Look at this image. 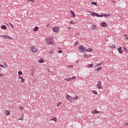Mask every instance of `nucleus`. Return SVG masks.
Segmentation results:
<instances>
[{
    "label": "nucleus",
    "mask_w": 128,
    "mask_h": 128,
    "mask_svg": "<svg viewBox=\"0 0 128 128\" xmlns=\"http://www.w3.org/2000/svg\"><path fill=\"white\" fill-rule=\"evenodd\" d=\"M52 37L51 36H49L47 38H46V39H45V41H46V42L47 43V45L49 46V45H54V43L53 42H52Z\"/></svg>",
    "instance_id": "obj_1"
},
{
    "label": "nucleus",
    "mask_w": 128,
    "mask_h": 128,
    "mask_svg": "<svg viewBox=\"0 0 128 128\" xmlns=\"http://www.w3.org/2000/svg\"><path fill=\"white\" fill-rule=\"evenodd\" d=\"M90 16H92L99 17V18H102V17L104 16V15H102V14L100 15L98 13H96L93 12H90Z\"/></svg>",
    "instance_id": "obj_2"
},
{
    "label": "nucleus",
    "mask_w": 128,
    "mask_h": 128,
    "mask_svg": "<svg viewBox=\"0 0 128 128\" xmlns=\"http://www.w3.org/2000/svg\"><path fill=\"white\" fill-rule=\"evenodd\" d=\"M96 88L98 90L102 89V82H101L100 81H98V84H96Z\"/></svg>",
    "instance_id": "obj_3"
},
{
    "label": "nucleus",
    "mask_w": 128,
    "mask_h": 128,
    "mask_svg": "<svg viewBox=\"0 0 128 128\" xmlns=\"http://www.w3.org/2000/svg\"><path fill=\"white\" fill-rule=\"evenodd\" d=\"M30 50L33 53H36L38 52V48L35 46H33L30 48Z\"/></svg>",
    "instance_id": "obj_4"
},
{
    "label": "nucleus",
    "mask_w": 128,
    "mask_h": 128,
    "mask_svg": "<svg viewBox=\"0 0 128 128\" xmlns=\"http://www.w3.org/2000/svg\"><path fill=\"white\" fill-rule=\"evenodd\" d=\"M78 50L80 52H84V50H86L84 46H80L78 47Z\"/></svg>",
    "instance_id": "obj_5"
},
{
    "label": "nucleus",
    "mask_w": 128,
    "mask_h": 128,
    "mask_svg": "<svg viewBox=\"0 0 128 128\" xmlns=\"http://www.w3.org/2000/svg\"><path fill=\"white\" fill-rule=\"evenodd\" d=\"M1 36L2 38H4L8 40H12V38L10 36H8V35H2Z\"/></svg>",
    "instance_id": "obj_6"
},
{
    "label": "nucleus",
    "mask_w": 128,
    "mask_h": 128,
    "mask_svg": "<svg viewBox=\"0 0 128 128\" xmlns=\"http://www.w3.org/2000/svg\"><path fill=\"white\" fill-rule=\"evenodd\" d=\"M52 30L55 33H58V27H54L52 29Z\"/></svg>",
    "instance_id": "obj_7"
},
{
    "label": "nucleus",
    "mask_w": 128,
    "mask_h": 128,
    "mask_svg": "<svg viewBox=\"0 0 128 128\" xmlns=\"http://www.w3.org/2000/svg\"><path fill=\"white\" fill-rule=\"evenodd\" d=\"M100 24H101V26H102L103 28L106 27L108 26L107 23H106V22H103Z\"/></svg>",
    "instance_id": "obj_8"
},
{
    "label": "nucleus",
    "mask_w": 128,
    "mask_h": 128,
    "mask_svg": "<svg viewBox=\"0 0 128 128\" xmlns=\"http://www.w3.org/2000/svg\"><path fill=\"white\" fill-rule=\"evenodd\" d=\"M72 98L71 97L69 94L66 95V99L68 100H71Z\"/></svg>",
    "instance_id": "obj_9"
},
{
    "label": "nucleus",
    "mask_w": 128,
    "mask_h": 128,
    "mask_svg": "<svg viewBox=\"0 0 128 128\" xmlns=\"http://www.w3.org/2000/svg\"><path fill=\"white\" fill-rule=\"evenodd\" d=\"M99 113H100V112H98L96 110H94L91 111V114H98Z\"/></svg>",
    "instance_id": "obj_10"
},
{
    "label": "nucleus",
    "mask_w": 128,
    "mask_h": 128,
    "mask_svg": "<svg viewBox=\"0 0 128 128\" xmlns=\"http://www.w3.org/2000/svg\"><path fill=\"white\" fill-rule=\"evenodd\" d=\"M118 52H119L120 54H123V51H122V48L120 47L118 48Z\"/></svg>",
    "instance_id": "obj_11"
},
{
    "label": "nucleus",
    "mask_w": 128,
    "mask_h": 128,
    "mask_svg": "<svg viewBox=\"0 0 128 128\" xmlns=\"http://www.w3.org/2000/svg\"><path fill=\"white\" fill-rule=\"evenodd\" d=\"M70 14L72 16V18H74L76 16V14H74V12L70 10Z\"/></svg>",
    "instance_id": "obj_12"
},
{
    "label": "nucleus",
    "mask_w": 128,
    "mask_h": 128,
    "mask_svg": "<svg viewBox=\"0 0 128 128\" xmlns=\"http://www.w3.org/2000/svg\"><path fill=\"white\" fill-rule=\"evenodd\" d=\"M90 28H91V30H96V26L95 24H92V26H90Z\"/></svg>",
    "instance_id": "obj_13"
},
{
    "label": "nucleus",
    "mask_w": 128,
    "mask_h": 128,
    "mask_svg": "<svg viewBox=\"0 0 128 128\" xmlns=\"http://www.w3.org/2000/svg\"><path fill=\"white\" fill-rule=\"evenodd\" d=\"M84 51H86V52H92V48H88L85 49L84 50Z\"/></svg>",
    "instance_id": "obj_14"
},
{
    "label": "nucleus",
    "mask_w": 128,
    "mask_h": 128,
    "mask_svg": "<svg viewBox=\"0 0 128 128\" xmlns=\"http://www.w3.org/2000/svg\"><path fill=\"white\" fill-rule=\"evenodd\" d=\"M92 56V55H89V54H84L83 55V58H90V56Z\"/></svg>",
    "instance_id": "obj_15"
},
{
    "label": "nucleus",
    "mask_w": 128,
    "mask_h": 128,
    "mask_svg": "<svg viewBox=\"0 0 128 128\" xmlns=\"http://www.w3.org/2000/svg\"><path fill=\"white\" fill-rule=\"evenodd\" d=\"M10 110H6V113H4V115H5V116H10Z\"/></svg>",
    "instance_id": "obj_16"
},
{
    "label": "nucleus",
    "mask_w": 128,
    "mask_h": 128,
    "mask_svg": "<svg viewBox=\"0 0 128 128\" xmlns=\"http://www.w3.org/2000/svg\"><path fill=\"white\" fill-rule=\"evenodd\" d=\"M103 64H104V62H101L100 63L96 64V67L100 66L101 65Z\"/></svg>",
    "instance_id": "obj_17"
},
{
    "label": "nucleus",
    "mask_w": 128,
    "mask_h": 128,
    "mask_svg": "<svg viewBox=\"0 0 128 128\" xmlns=\"http://www.w3.org/2000/svg\"><path fill=\"white\" fill-rule=\"evenodd\" d=\"M50 121H54V122H56L57 119L56 118L53 116L52 119L50 120Z\"/></svg>",
    "instance_id": "obj_18"
},
{
    "label": "nucleus",
    "mask_w": 128,
    "mask_h": 128,
    "mask_svg": "<svg viewBox=\"0 0 128 128\" xmlns=\"http://www.w3.org/2000/svg\"><path fill=\"white\" fill-rule=\"evenodd\" d=\"M38 30V26H35L34 27V29H33V32H36Z\"/></svg>",
    "instance_id": "obj_19"
},
{
    "label": "nucleus",
    "mask_w": 128,
    "mask_h": 128,
    "mask_svg": "<svg viewBox=\"0 0 128 128\" xmlns=\"http://www.w3.org/2000/svg\"><path fill=\"white\" fill-rule=\"evenodd\" d=\"M102 70V66H100V67L94 69V70H96V72H98V71L100 70Z\"/></svg>",
    "instance_id": "obj_20"
},
{
    "label": "nucleus",
    "mask_w": 128,
    "mask_h": 128,
    "mask_svg": "<svg viewBox=\"0 0 128 128\" xmlns=\"http://www.w3.org/2000/svg\"><path fill=\"white\" fill-rule=\"evenodd\" d=\"M88 68H94V64H88Z\"/></svg>",
    "instance_id": "obj_21"
},
{
    "label": "nucleus",
    "mask_w": 128,
    "mask_h": 128,
    "mask_svg": "<svg viewBox=\"0 0 128 128\" xmlns=\"http://www.w3.org/2000/svg\"><path fill=\"white\" fill-rule=\"evenodd\" d=\"M104 17H109L110 16V14H103Z\"/></svg>",
    "instance_id": "obj_22"
},
{
    "label": "nucleus",
    "mask_w": 128,
    "mask_h": 128,
    "mask_svg": "<svg viewBox=\"0 0 128 128\" xmlns=\"http://www.w3.org/2000/svg\"><path fill=\"white\" fill-rule=\"evenodd\" d=\"M78 99V96H76L74 98H72V100H76Z\"/></svg>",
    "instance_id": "obj_23"
},
{
    "label": "nucleus",
    "mask_w": 128,
    "mask_h": 128,
    "mask_svg": "<svg viewBox=\"0 0 128 128\" xmlns=\"http://www.w3.org/2000/svg\"><path fill=\"white\" fill-rule=\"evenodd\" d=\"M91 4L94 5L95 6H98V4H96V2H91Z\"/></svg>",
    "instance_id": "obj_24"
},
{
    "label": "nucleus",
    "mask_w": 128,
    "mask_h": 128,
    "mask_svg": "<svg viewBox=\"0 0 128 128\" xmlns=\"http://www.w3.org/2000/svg\"><path fill=\"white\" fill-rule=\"evenodd\" d=\"M1 28L2 30H6V26H2Z\"/></svg>",
    "instance_id": "obj_25"
},
{
    "label": "nucleus",
    "mask_w": 128,
    "mask_h": 128,
    "mask_svg": "<svg viewBox=\"0 0 128 128\" xmlns=\"http://www.w3.org/2000/svg\"><path fill=\"white\" fill-rule=\"evenodd\" d=\"M92 94H94V95H98V92H96V90H92Z\"/></svg>",
    "instance_id": "obj_26"
},
{
    "label": "nucleus",
    "mask_w": 128,
    "mask_h": 128,
    "mask_svg": "<svg viewBox=\"0 0 128 128\" xmlns=\"http://www.w3.org/2000/svg\"><path fill=\"white\" fill-rule=\"evenodd\" d=\"M22 118H20L19 120H24V114H22Z\"/></svg>",
    "instance_id": "obj_27"
},
{
    "label": "nucleus",
    "mask_w": 128,
    "mask_h": 128,
    "mask_svg": "<svg viewBox=\"0 0 128 128\" xmlns=\"http://www.w3.org/2000/svg\"><path fill=\"white\" fill-rule=\"evenodd\" d=\"M44 62V60H42V59L40 60V62H39L40 64H42Z\"/></svg>",
    "instance_id": "obj_28"
},
{
    "label": "nucleus",
    "mask_w": 128,
    "mask_h": 128,
    "mask_svg": "<svg viewBox=\"0 0 128 128\" xmlns=\"http://www.w3.org/2000/svg\"><path fill=\"white\" fill-rule=\"evenodd\" d=\"M22 74V71H18V76H20V75Z\"/></svg>",
    "instance_id": "obj_29"
},
{
    "label": "nucleus",
    "mask_w": 128,
    "mask_h": 128,
    "mask_svg": "<svg viewBox=\"0 0 128 128\" xmlns=\"http://www.w3.org/2000/svg\"><path fill=\"white\" fill-rule=\"evenodd\" d=\"M19 109L22 110L24 109V108L22 106H20Z\"/></svg>",
    "instance_id": "obj_30"
},
{
    "label": "nucleus",
    "mask_w": 128,
    "mask_h": 128,
    "mask_svg": "<svg viewBox=\"0 0 128 128\" xmlns=\"http://www.w3.org/2000/svg\"><path fill=\"white\" fill-rule=\"evenodd\" d=\"M78 44V42L76 41L74 42V46H76Z\"/></svg>",
    "instance_id": "obj_31"
},
{
    "label": "nucleus",
    "mask_w": 128,
    "mask_h": 128,
    "mask_svg": "<svg viewBox=\"0 0 128 128\" xmlns=\"http://www.w3.org/2000/svg\"><path fill=\"white\" fill-rule=\"evenodd\" d=\"M61 104H62V102H58V104H56V106L58 107L60 106Z\"/></svg>",
    "instance_id": "obj_32"
},
{
    "label": "nucleus",
    "mask_w": 128,
    "mask_h": 128,
    "mask_svg": "<svg viewBox=\"0 0 128 128\" xmlns=\"http://www.w3.org/2000/svg\"><path fill=\"white\" fill-rule=\"evenodd\" d=\"M110 48H115L116 46H114V44H112V45L110 46Z\"/></svg>",
    "instance_id": "obj_33"
},
{
    "label": "nucleus",
    "mask_w": 128,
    "mask_h": 128,
    "mask_svg": "<svg viewBox=\"0 0 128 128\" xmlns=\"http://www.w3.org/2000/svg\"><path fill=\"white\" fill-rule=\"evenodd\" d=\"M69 24H74V22L71 20V21H70V22H69Z\"/></svg>",
    "instance_id": "obj_34"
},
{
    "label": "nucleus",
    "mask_w": 128,
    "mask_h": 128,
    "mask_svg": "<svg viewBox=\"0 0 128 128\" xmlns=\"http://www.w3.org/2000/svg\"><path fill=\"white\" fill-rule=\"evenodd\" d=\"M68 79H70V80H75L76 79V76H73L71 78H67Z\"/></svg>",
    "instance_id": "obj_35"
},
{
    "label": "nucleus",
    "mask_w": 128,
    "mask_h": 128,
    "mask_svg": "<svg viewBox=\"0 0 128 128\" xmlns=\"http://www.w3.org/2000/svg\"><path fill=\"white\" fill-rule=\"evenodd\" d=\"M71 80H72V79L65 78V80H66L67 82H70Z\"/></svg>",
    "instance_id": "obj_36"
},
{
    "label": "nucleus",
    "mask_w": 128,
    "mask_h": 128,
    "mask_svg": "<svg viewBox=\"0 0 128 128\" xmlns=\"http://www.w3.org/2000/svg\"><path fill=\"white\" fill-rule=\"evenodd\" d=\"M49 54H54V52H52V51H50V52H49Z\"/></svg>",
    "instance_id": "obj_37"
},
{
    "label": "nucleus",
    "mask_w": 128,
    "mask_h": 128,
    "mask_svg": "<svg viewBox=\"0 0 128 128\" xmlns=\"http://www.w3.org/2000/svg\"><path fill=\"white\" fill-rule=\"evenodd\" d=\"M123 50H124L125 51V52H127V49H126V48L125 47L123 48Z\"/></svg>",
    "instance_id": "obj_38"
},
{
    "label": "nucleus",
    "mask_w": 128,
    "mask_h": 128,
    "mask_svg": "<svg viewBox=\"0 0 128 128\" xmlns=\"http://www.w3.org/2000/svg\"><path fill=\"white\" fill-rule=\"evenodd\" d=\"M34 2V0H28V2Z\"/></svg>",
    "instance_id": "obj_39"
},
{
    "label": "nucleus",
    "mask_w": 128,
    "mask_h": 128,
    "mask_svg": "<svg viewBox=\"0 0 128 128\" xmlns=\"http://www.w3.org/2000/svg\"><path fill=\"white\" fill-rule=\"evenodd\" d=\"M24 79H22V80L20 81V82L24 83Z\"/></svg>",
    "instance_id": "obj_40"
},
{
    "label": "nucleus",
    "mask_w": 128,
    "mask_h": 128,
    "mask_svg": "<svg viewBox=\"0 0 128 128\" xmlns=\"http://www.w3.org/2000/svg\"><path fill=\"white\" fill-rule=\"evenodd\" d=\"M9 24H10V26H11V27H12V28H14V26H13V25L12 24L9 23Z\"/></svg>",
    "instance_id": "obj_41"
},
{
    "label": "nucleus",
    "mask_w": 128,
    "mask_h": 128,
    "mask_svg": "<svg viewBox=\"0 0 128 128\" xmlns=\"http://www.w3.org/2000/svg\"><path fill=\"white\" fill-rule=\"evenodd\" d=\"M62 52L60 50H58V54H62Z\"/></svg>",
    "instance_id": "obj_42"
},
{
    "label": "nucleus",
    "mask_w": 128,
    "mask_h": 128,
    "mask_svg": "<svg viewBox=\"0 0 128 128\" xmlns=\"http://www.w3.org/2000/svg\"><path fill=\"white\" fill-rule=\"evenodd\" d=\"M124 125L125 126H128V123L125 122V123L124 124Z\"/></svg>",
    "instance_id": "obj_43"
},
{
    "label": "nucleus",
    "mask_w": 128,
    "mask_h": 128,
    "mask_svg": "<svg viewBox=\"0 0 128 128\" xmlns=\"http://www.w3.org/2000/svg\"><path fill=\"white\" fill-rule=\"evenodd\" d=\"M69 68H74V66H72V65H70V66H69Z\"/></svg>",
    "instance_id": "obj_44"
},
{
    "label": "nucleus",
    "mask_w": 128,
    "mask_h": 128,
    "mask_svg": "<svg viewBox=\"0 0 128 128\" xmlns=\"http://www.w3.org/2000/svg\"><path fill=\"white\" fill-rule=\"evenodd\" d=\"M18 79L22 80V79H24V78L22 77V76H20V77H18Z\"/></svg>",
    "instance_id": "obj_45"
},
{
    "label": "nucleus",
    "mask_w": 128,
    "mask_h": 128,
    "mask_svg": "<svg viewBox=\"0 0 128 128\" xmlns=\"http://www.w3.org/2000/svg\"><path fill=\"white\" fill-rule=\"evenodd\" d=\"M50 26V24H47V26H46L47 28H49Z\"/></svg>",
    "instance_id": "obj_46"
},
{
    "label": "nucleus",
    "mask_w": 128,
    "mask_h": 128,
    "mask_svg": "<svg viewBox=\"0 0 128 128\" xmlns=\"http://www.w3.org/2000/svg\"><path fill=\"white\" fill-rule=\"evenodd\" d=\"M0 66H2V68H4V65H2V64L0 65Z\"/></svg>",
    "instance_id": "obj_47"
},
{
    "label": "nucleus",
    "mask_w": 128,
    "mask_h": 128,
    "mask_svg": "<svg viewBox=\"0 0 128 128\" xmlns=\"http://www.w3.org/2000/svg\"><path fill=\"white\" fill-rule=\"evenodd\" d=\"M123 36L127 37V34H124V35H123Z\"/></svg>",
    "instance_id": "obj_48"
},
{
    "label": "nucleus",
    "mask_w": 128,
    "mask_h": 128,
    "mask_svg": "<svg viewBox=\"0 0 128 128\" xmlns=\"http://www.w3.org/2000/svg\"><path fill=\"white\" fill-rule=\"evenodd\" d=\"M67 29H68V30H71V28H70V27H68V28H67Z\"/></svg>",
    "instance_id": "obj_49"
},
{
    "label": "nucleus",
    "mask_w": 128,
    "mask_h": 128,
    "mask_svg": "<svg viewBox=\"0 0 128 128\" xmlns=\"http://www.w3.org/2000/svg\"><path fill=\"white\" fill-rule=\"evenodd\" d=\"M125 39L128 40V36L125 37Z\"/></svg>",
    "instance_id": "obj_50"
},
{
    "label": "nucleus",
    "mask_w": 128,
    "mask_h": 128,
    "mask_svg": "<svg viewBox=\"0 0 128 128\" xmlns=\"http://www.w3.org/2000/svg\"><path fill=\"white\" fill-rule=\"evenodd\" d=\"M2 74H0V77H2Z\"/></svg>",
    "instance_id": "obj_51"
},
{
    "label": "nucleus",
    "mask_w": 128,
    "mask_h": 128,
    "mask_svg": "<svg viewBox=\"0 0 128 128\" xmlns=\"http://www.w3.org/2000/svg\"><path fill=\"white\" fill-rule=\"evenodd\" d=\"M48 72H50V71L49 70V69H48Z\"/></svg>",
    "instance_id": "obj_52"
},
{
    "label": "nucleus",
    "mask_w": 128,
    "mask_h": 128,
    "mask_svg": "<svg viewBox=\"0 0 128 128\" xmlns=\"http://www.w3.org/2000/svg\"><path fill=\"white\" fill-rule=\"evenodd\" d=\"M76 63H78V61H76Z\"/></svg>",
    "instance_id": "obj_53"
},
{
    "label": "nucleus",
    "mask_w": 128,
    "mask_h": 128,
    "mask_svg": "<svg viewBox=\"0 0 128 128\" xmlns=\"http://www.w3.org/2000/svg\"><path fill=\"white\" fill-rule=\"evenodd\" d=\"M0 7H1V5H0Z\"/></svg>",
    "instance_id": "obj_54"
},
{
    "label": "nucleus",
    "mask_w": 128,
    "mask_h": 128,
    "mask_svg": "<svg viewBox=\"0 0 128 128\" xmlns=\"http://www.w3.org/2000/svg\"><path fill=\"white\" fill-rule=\"evenodd\" d=\"M2 64H0V66H2Z\"/></svg>",
    "instance_id": "obj_55"
}]
</instances>
